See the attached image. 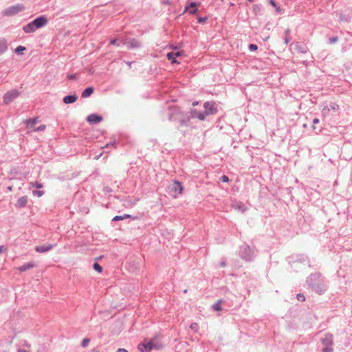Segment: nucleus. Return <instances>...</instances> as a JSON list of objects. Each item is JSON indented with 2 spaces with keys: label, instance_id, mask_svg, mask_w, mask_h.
<instances>
[{
  "label": "nucleus",
  "instance_id": "obj_1",
  "mask_svg": "<svg viewBox=\"0 0 352 352\" xmlns=\"http://www.w3.org/2000/svg\"><path fill=\"white\" fill-rule=\"evenodd\" d=\"M162 347V343L157 338L151 340H145L138 345V349L141 352H150L152 349H159Z\"/></svg>",
  "mask_w": 352,
  "mask_h": 352
},
{
  "label": "nucleus",
  "instance_id": "obj_2",
  "mask_svg": "<svg viewBox=\"0 0 352 352\" xmlns=\"http://www.w3.org/2000/svg\"><path fill=\"white\" fill-rule=\"evenodd\" d=\"M23 10L24 6L23 5H16L6 9L3 10V14L6 16H12L23 11Z\"/></svg>",
  "mask_w": 352,
  "mask_h": 352
},
{
  "label": "nucleus",
  "instance_id": "obj_3",
  "mask_svg": "<svg viewBox=\"0 0 352 352\" xmlns=\"http://www.w3.org/2000/svg\"><path fill=\"white\" fill-rule=\"evenodd\" d=\"M19 96V92L17 90H12L4 95L3 101L6 104H9L17 98Z\"/></svg>",
  "mask_w": 352,
  "mask_h": 352
},
{
  "label": "nucleus",
  "instance_id": "obj_4",
  "mask_svg": "<svg viewBox=\"0 0 352 352\" xmlns=\"http://www.w3.org/2000/svg\"><path fill=\"white\" fill-rule=\"evenodd\" d=\"M170 191L174 193L173 197L176 198L183 192V187L182 184L179 182L175 181L170 186Z\"/></svg>",
  "mask_w": 352,
  "mask_h": 352
},
{
  "label": "nucleus",
  "instance_id": "obj_5",
  "mask_svg": "<svg viewBox=\"0 0 352 352\" xmlns=\"http://www.w3.org/2000/svg\"><path fill=\"white\" fill-rule=\"evenodd\" d=\"M204 109H205V112H204L205 116H208L210 114H214L217 111L216 109L214 108V102H205Z\"/></svg>",
  "mask_w": 352,
  "mask_h": 352
},
{
  "label": "nucleus",
  "instance_id": "obj_6",
  "mask_svg": "<svg viewBox=\"0 0 352 352\" xmlns=\"http://www.w3.org/2000/svg\"><path fill=\"white\" fill-rule=\"evenodd\" d=\"M33 25L36 29L40 28L45 25L47 23V19L45 16H39L35 19L33 21Z\"/></svg>",
  "mask_w": 352,
  "mask_h": 352
},
{
  "label": "nucleus",
  "instance_id": "obj_7",
  "mask_svg": "<svg viewBox=\"0 0 352 352\" xmlns=\"http://www.w3.org/2000/svg\"><path fill=\"white\" fill-rule=\"evenodd\" d=\"M199 5V3H197L195 2H192L190 3L189 6H186L184 9V12H188L190 14H194L197 12V7Z\"/></svg>",
  "mask_w": 352,
  "mask_h": 352
},
{
  "label": "nucleus",
  "instance_id": "obj_8",
  "mask_svg": "<svg viewBox=\"0 0 352 352\" xmlns=\"http://www.w3.org/2000/svg\"><path fill=\"white\" fill-rule=\"evenodd\" d=\"M102 118L96 114H90L87 118V121L90 124H96L102 121Z\"/></svg>",
  "mask_w": 352,
  "mask_h": 352
},
{
  "label": "nucleus",
  "instance_id": "obj_9",
  "mask_svg": "<svg viewBox=\"0 0 352 352\" xmlns=\"http://www.w3.org/2000/svg\"><path fill=\"white\" fill-rule=\"evenodd\" d=\"M52 248H53L52 245H51V244H46V245L36 246L35 248V250L37 252L43 253V252H47V251L52 250Z\"/></svg>",
  "mask_w": 352,
  "mask_h": 352
},
{
  "label": "nucleus",
  "instance_id": "obj_10",
  "mask_svg": "<svg viewBox=\"0 0 352 352\" xmlns=\"http://www.w3.org/2000/svg\"><path fill=\"white\" fill-rule=\"evenodd\" d=\"M38 123V118H34L25 121L26 126L29 129L34 130V126Z\"/></svg>",
  "mask_w": 352,
  "mask_h": 352
},
{
  "label": "nucleus",
  "instance_id": "obj_11",
  "mask_svg": "<svg viewBox=\"0 0 352 352\" xmlns=\"http://www.w3.org/2000/svg\"><path fill=\"white\" fill-rule=\"evenodd\" d=\"M28 201V198L27 196H23L18 199L16 201V206L17 208H22L24 207Z\"/></svg>",
  "mask_w": 352,
  "mask_h": 352
},
{
  "label": "nucleus",
  "instance_id": "obj_12",
  "mask_svg": "<svg viewBox=\"0 0 352 352\" xmlns=\"http://www.w3.org/2000/svg\"><path fill=\"white\" fill-rule=\"evenodd\" d=\"M78 99V97L76 95H69L66 96L63 98V102L65 104L74 103Z\"/></svg>",
  "mask_w": 352,
  "mask_h": 352
},
{
  "label": "nucleus",
  "instance_id": "obj_13",
  "mask_svg": "<svg viewBox=\"0 0 352 352\" xmlns=\"http://www.w3.org/2000/svg\"><path fill=\"white\" fill-rule=\"evenodd\" d=\"M94 89L92 87H87L82 91L81 97L83 98H88L94 93Z\"/></svg>",
  "mask_w": 352,
  "mask_h": 352
},
{
  "label": "nucleus",
  "instance_id": "obj_14",
  "mask_svg": "<svg viewBox=\"0 0 352 352\" xmlns=\"http://www.w3.org/2000/svg\"><path fill=\"white\" fill-rule=\"evenodd\" d=\"M322 344L325 346H331L333 343L332 340V335L328 334L325 336L324 339L322 340Z\"/></svg>",
  "mask_w": 352,
  "mask_h": 352
},
{
  "label": "nucleus",
  "instance_id": "obj_15",
  "mask_svg": "<svg viewBox=\"0 0 352 352\" xmlns=\"http://www.w3.org/2000/svg\"><path fill=\"white\" fill-rule=\"evenodd\" d=\"M191 116L192 118H197L198 119L201 120H204L205 119V114L203 113H199L196 110H193L191 112Z\"/></svg>",
  "mask_w": 352,
  "mask_h": 352
},
{
  "label": "nucleus",
  "instance_id": "obj_16",
  "mask_svg": "<svg viewBox=\"0 0 352 352\" xmlns=\"http://www.w3.org/2000/svg\"><path fill=\"white\" fill-rule=\"evenodd\" d=\"M36 30L34 25H33V23L31 22L28 23V25H25L23 28V30L26 33H30L34 32Z\"/></svg>",
  "mask_w": 352,
  "mask_h": 352
},
{
  "label": "nucleus",
  "instance_id": "obj_17",
  "mask_svg": "<svg viewBox=\"0 0 352 352\" xmlns=\"http://www.w3.org/2000/svg\"><path fill=\"white\" fill-rule=\"evenodd\" d=\"M36 266V265L33 263H26L22 266H21L19 270L21 272L23 271H25L27 270H30L31 268H33Z\"/></svg>",
  "mask_w": 352,
  "mask_h": 352
},
{
  "label": "nucleus",
  "instance_id": "obj_18",
  "mask_svg": "<svg viewBox=\"0 0 352 352\" xmlns=\"http://www.w3.org/2000/svg\"><path fill=\"white\" fill-rule=\"evenodd\" d=\"M182 52H170L167 54V58L168 60H172L173 56H175L176 58L181 56Z\"/></svg>",
  "mask_w": 352,
  "mask_h": 352
},
{
  "label": "nucleus",
  "instance_id": "obj_19",
  "mask_svg": "<svg viewBox=\"0 0 352 352\" xmlns=\"http://www.w3.org/2000/svg\"><path fill=\"white\" fill-rule=\"evenodd\" d=\"M190 328L195 333L198 332L199 330V325L197 322H192L190 326Z\"/></svg>",
  "mask_w": 352,
  "mask_h": 352
},
{
  "label": "nucleus",
  "instance_id": "obj_20",
  "mask_svg": "<svg viewBox=\"0 0 352 352\" xmlns=\"http://www.w3.org/2000/svg\"><path fill=\"white\" fill-rule=\"evenodd\" d=\"M6 48V42L4 40H0V53L4 52Z\"/></svg>",
  "mask_w": 352,
  "mask_h": 352
},
{
  "label": "nucleus",
  "instance_id": "obj_21",
  "mask_svg": "<svg viewBox=\"0 0 352 352\" xmlns=\"http://www.w3.org/2000/svg\"><path fill=\"white\" fill-rule=\"evenodd\" d=\"M131 216L129 214H126L125 216H116L113 217V221H119L123 220L124 219L130 218Z\"/></svg>",
  "mask_w": 352,
  "mask_h": 352
},
{
  "label": "nucleus",
  "instance_id": "obj_22",
  "mask_svg": "<svg viewBox=\"0 0 352 352\" xmlns=\"http://www.w3.org/2000/svg\"><path fill=\"white\" fill-rule=\"evenodd\" d=\"M93 267L98 272L101 273L102 272V267L98 263H95Z\"/></svg>",
  "mask_w": 352,
  "mask_h": 352
},
{
  "label": "nucleus",
  "instance_id": "obj_23",
  "mask_svg": "<svg viewBox=\"0 0 352 352\" xmlns=\"http://www.w3.org/2000/svg\"><path fill=\"white\" fill-rule=\"evenodd\" d=\"M30 185L32 186V187H36V188L38 189H40V188H42L43 187V185L42 183H39V182H36V183H30Z\"/></svg>",
  "mask_w": 352,
  "mask_h": 352
},
{
  "label": "nucleus",
  "instance_id": "obj_24",
  "mask_svg": "<svg viewBox=\"0 0 352 352\" xmlns=\"http://www.w3.org/2000/svg\"><path fill=\"white\" fill-rule=\"evenodd\" d=\"M213 309L215 311H221V301H218L217 303H215L213 305Z\"/></svg>",
  "mask_w": 352,
  "mask_h": 352
},
{
  "label": "nucleus",
  "instance_id": "obj_25",
  "mask_svg": "<svg viewBox=\"0 0 352 352\" xmlns=\"http://www.w3.org/2000/svg\"><path fill=\"white\" fill-rule=\"evenodd\" d=\"M32 193H33V195L34 196L40 197H41V196H43L44 195V191H43V190H34L32 192Z\"/></svg>",
  "mask_w": 352,
  "mask_h": 352
},
{
  "label": "nucleus",
  "instance_id": "obj_26",
  "mask_svg": "<svg viewBox=\"0 0 352 352\" xmlns=\"http://www.w3.org/2000/svg\"><path fill=\"white\" fill-rule=\"evenodd\" d=\"M90 342V340L89 338H84L82 341V347H87L88 346V344H89Z\"/></svg>",
  "mask_w": 352,
  "mask_h": 352
},
{
  "label": "nucleus",
  "instance_id": "obj_27",
  "mask_svg": "<svg viewBox=\"0 0 352 352\" xmlns=\"http://www.w3.org/2000/svg\"><path fill=\"white\" fill-rule=\"evenodd\" d=\"M46 128V126L45 124H42L39 126H38L36 129H34V131H44Z\"/></svg>",
  "mask_w": 352,
  "mask_h": 352
},
{
  "label": "nucleus",
  "instance_id": "obj_28",
  "mask_svg": "<svg viewBox=\"0 0 352 352\" xmlns=\"http://www.w3.org/2000/svg\"><path fill=\"white\" fill-rule=\"evenodd\" d=\"M297 299L298 300L300 301V302H303L305 300V297L303 294H298L297 295Z\"/></svg>",
  "mask_w": 352,
  "mask_h": 352
},
{
  "label": "nucleus",
  "instance_id": "obj_29",
  "mask_svg": "<svg viewBox=\"0 0 352 352\" xmlns=\"http://www.w3.org/2000/svg\"><path fill=\"white\" fill-rule=\"evenodd\" d=\"M249 49L252 51H255L258 49V47L256 45H254V44H250L249 45Z\"/></svg>",
  "mask_w": 352,
  "mask_h": 352
},
{
  "label": "nucleus",
  "instance_id": "obj_30",
  "mask_svg": "<svg viewBox=\"0 0 352 352\" xmlns=\"http://www.w3.org/2000/svg\"><path fill=\"white\" fill-rule=\"evenodd\" d=\"M221 181L222 182H229V178H228V176H226V175H223V176H221Z\"/></svg>",
  "mask_w": 352,
  "mask_h": 352
},
{
  "label": "nucleus",
  "instance_id": "obj_31",
  "mask_svg": "<svg viewBox=\"0 0 352 352\" xmlns=\"http://www.w3.org/2000/svg\"><path fill=\"white\" fill-rule=\"evenodd\" d=\"M25 50V48L24 47H23V46H19V47H17L16 48L15 52L19 53V52H21V51Z\"/></svg>",
  "mask_w": 352,
  "mask_h": 352
},
{
  "label": "nucleus",
  "instance_id": "obj_32",
  "mask_svg": "<svg viewBox=\"0 0 352 352\" xmlns=\"http://www.w3.org/2000/svg\"><path fill=\"white\" fill-rule=\"evenodd\" d=\"M332 351V349L331 347H329L328 346H327L326 347H324L323 349V352H331Z\"/></svg>",
  "mask_w": 352,
  "mask_h": 352
},
{
  "label": "nucleus",
  "instance_id": "obj_33",
  "mask_svg": "<svg viewBox=\"0 0 352 352\" xmlns=\"http://www.w3.org/2000/svg\"><path fill=\"white\" fill-rule=\"evenodd\" d=\"M206 21V18L199 17L198 22L200 23H204Z\"/></svg>",
  "mask_w": 352,
  "mask_h": 352
},
{
  "label": "nucleus",
  "instance_id": "obj_34",
  "mask_svg": "<svg viewBox=\"0 0 352 352\" xmlns=\"http://www.w3.org/2000/svg\"><path fill=\"white\" fill-rule=\"evenodd\" d=\"M338 104H333V105H331V109L333 110V111H336L338 109Z\"/></svg>",
  "mask_w": 352,
  "mask_h": 352
},
{
  "label": "nucleus",
  "instance_id": "obj_35",
  "mask_svg": "<svg viewBox=\"0 0 352 352\" xmlns=\"http://www.w3.org/2000/svg\"><path fill=\"white\" fill-rule=\"evenodd\" d=\"M269 2L273 7L276 8L277 6L274 0H270Z\"/></svg>",
  "mask_w": 352,
  "mask_h": 352
},
{
  "label": "nucleus",
  "instance_id": "obj_36",
  "mask_svg": "<svg viewBox=\"0 0 352 352\" xmlns=\"http://www.w3.org/2000/svg\"><path fill=\"white\" fill-rule=\"evenodd\" d=\"M329 109L328 107H327V106H326V107H324L323 108V109H322V112H323L324 113H326V114H327V113H329Z\"/></svg>",
  "mask_w": 352,
  "mask_h": 352
},
{
  "label": "nucleus",
  "instance_id": "obj_37",
  "mask_svg": "<svg viewBox=\"0 0 352 352\" xmlns=\"http://www.w3.org/2000/svg\"><path fill=\"white\" fill-rule=\"evenodd\" d=\"M172 63H179V62L177 61L176 57L174 56L172 57V60H170Z\"/></svg>",
  "mask_w": 352,
  "mask_h": 352
},
{
  "label": "nucleus",
  "instance_id": "obj_38",
  "mask_svg": "<svg viewBox=\"0 0 352 352\" xmlns=\"http://www.w3.org/2000/svg\"><path fill=\"white\" fill-rule=\"evenodd\" d=\"M116 352H128V351L126 350L125 349L120 348V349H118Z\"/></svg>",
  "mask_w": 352,
  "mask_h": 352
},
{
  "label": "nucleus",
  "instance_id": "obj_39",
  "mask_svg": "<svg viewBox=\"0 0 352 352\" xmlns=\"http://www.w3.org/2000/svg\"><path fill=\"white\" fill-rule=\"evenodd\" d=\"M117 40L116 39H112L110 41V43L111 45H116Z\"/></svg>",
  "mask_w": 352,
  "mask_h": 352
},
{
  "label": "nucleus",
  "instance_id": "obj_40",
  "mask_svg": "<svg viewBox=\"0 0 352 352\" xmlns=\"http://www.w3.org/2000/svg\"><path fill=\"white\" fill-rule=\"evenodd\" d=\"M6 250V248L4 246H0V254Z\"/></svg>",
  "mask_w": 352,
  "mask_h": 352
},
{
  "label": "nucleus",
  "instance_id": "obj_41",
  "mask_svg": "<svg viewBox=\"0 0 352 352\" xmlns=\"http://www.w3.org/2000/svg\"><path fill=\"white\" fill-rule=\"evenodd\" d=\"M275 8H276V10L277 12H278V13L281 12V9L279 6H276Z\"/></svg>",
  "mask_w": 352,
  "mask_h": 352
},
{
  "label": "nucleus",
  "instance_id": "obj_42",
  "mask_svg": "<svg viewBox=\"0 0 352 352\" xmlns=\"http://www.w3.org/2000/svg\"><path fill=\"white\" fill-rule=\"evenodd\" d=\"M313 122H314V124H318V123H319V119H318V118H314V120H313Z\"/></svg>",
  "mask_w": 352,
  "mask_h": 352
},
{
  "label": "nucleus",
  "instance_id": "obj_43",
  "mask_svg": "<svg viewBox=\"0 0 352 352\" xmlns=\"http://www.w3.org/2000/svg\"><path fill=\"white\" fill-rule=\"evenodd\" d=\"M111 146H114V143L111 144ZM109 146H110V144H107L105 145V147H106V148H107V147H109Z\"/></svg>",
  "mask_w": 352,
  "mask_h": 352
},
{
  "label": "nucleus",
  "instance_id": "obj_44",
  "mask_svg": "<svg viewBox=\"0 0 352 352\" xmlns=\"http://www.w3.org/2000/svg\"><path fill=\"white\" fill-rule=\"evenodd\" d=\"M69 79H74L75 78V76L74 75H71L69 76Z\"/></svg>",
  "mask_w": 352,
  "mask_h": 352
},
{
  "label": "nucleus",
  "instance_id": "obj_45",
  "mask_svg": "<svg viewBox=\"0 0 352 352\" xmlns=\"http://www.w3.org/2000/svg\"><path fill=\"white\" fill-rule=\"evenodd\" d=\"M197 104H198V102H194L192 103V105H193V106H196V105H197Z\"/></svg>",
  "mask_w": 352,
  "mask_h": 352
},
{
  "label": "nucleus",
  "instance_id": "obj_46",
  "mask_svg": "<svg viewBox=\"0 0 352 352\" xmlns=\"http://www.w3.org/2000/svg\"><path fill=\"white\" fill-rule=\"evenodd\" d=\"M336 41V38H333L331 39V42H335Z\"/></svg>",
  "mask_w": 352,
  "mask_h": 352
},
{
  "label": "nucleus",
  "instance_id": "obj_47",
  "mask_svg": "<svg viewBox=\"0 0 352 352\" xmlns=\"http://www.w3.org/2000/svg\"><path fill=\"white\" fill-rule=\"evenodd\" d=\"M19 352H27V351L25 350H19Z\"/></svg>",
  "mask_w": 352,
  "mask_h": 352
},
{
  "label": "nucleus",
  "instance_id": "obj_48",
  "mask_svg": "<svg viewBox=\"0 0 352 352\" xmlns=\"http://www.w3.org/2000/svg\"><path fill=\"white\" fill-rule=\"evenodd\" d=\"M249 1H252L253 0H248Z\"/></svg>",
  "mask_w": 352,
  "mask_h": 352
}]
</instances>
